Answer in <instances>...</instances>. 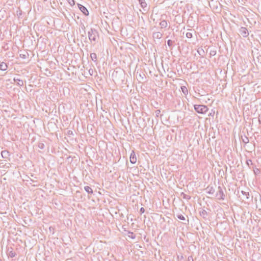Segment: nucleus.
<instances>
[{
	"mask_svg": "<svg viewBox=\"0 0 261 261\" xmlns=\"http://www.w3.org/2000/svg\"><path fill=\"white\" fill-rule=\"evenodd\" d=\"M129 161L132 164H135L137 162V156L134 151H132L130 155Z\"/></svg>",
	"mask_w": 261,
	"mask_h": 261,
	"instance_id": "obj_2",
	"label": "nucleus"
},
{
	"mask_svg": "<svg viewBox=\"0 0 261 261\" xmlns=\"http://www.w3.org/2000/svg\"><path fill=\"white\" fill-rule=\"evenodd\" d=\"M161 25L162 26L166 27L167 25V23L166 21H163L161 22Z\"/></svg>",
	"mask_w": 261,
	"mask_h": 261,
	"instance_id": "obj_10",
	"label": "nucleus"
},
{
	"mask_svg": "<svg viewBox=\"0 0 261 261\" xmlns=\"http://www.w3.org/2000/svg\"><path fill=\"white\" fill-rule=\"evenodd\" d=\"M178 218L180 219V220H185V217L182 216V215H179L178 216Z\"/></svg>",
	"mask_w": 261,
	"mask_h": 261,
	"instance_id": "obj_11",
	"label": "nucleus"
},
{
	"mask_svg": "<svg viewBox=\"0 0 261 261\" xmlns=\"http://www.w3.org/2000/svg\"><path fill=\"white\" fill-rule=\"evenodd\" d=\"M168 45L170 46L172 45V41L171 40H169L167 42Z\"/></svg>",
	"mask_w": 261,
	"mask_h": 261,
	"instance_id": "obj_12",
	"label": "nucleus"
},
{
	"mask_svg": "<svg viewBox=\"0 0 261 261\" xmlns=\"http://www.w3.org/2000/svg\"><path fill=\"white\" fill-rule=\"evenodd\" d=\"M194 108L196 111L200 114H204L208 110L207 107L203 105H195Z\"/></svg>",
	"mask_w": 261,
	"mask_h": 261,
	"instance_id": "obj_1",
	"label": "nucleus"
},
{
	"mask_svg": "<svg viewBox=\"0 0 261 261\" xmlns=\"http://www.w3.org/2000/svg\"><path fill=\"white\" fill-rule=\"evenodd\" d=\"M8 68L7 63L2 62L0 63V69L3 71H6Z\"/></svg>",
	"mask_w": 261,
	"mask_h": 261,
	"instance_id": "obj_4",
	"label": "nucleus"
},
{
	"mask_svg": "<svg viewBox=\"0 0 261 261\" xmlns=\"http://www.w3.org/2000/svg\"><path fill=\"white\" fill-rule=\"evenodd\" d=\"M11 256H14V254L12 255Z\"/></svg>",
	"mask_w": 261,
	"mask_h": 261,
	"instance_id": "obj_14",
	"label": "nucleus"
},
{
	"mask_svg": "<svg viewBox=\"0 0 261 261\" xmlns=\"http://www.w3.org/2000/svg\"><path fill=\"white\" fill-rule=\"evenodd\" d=\"M186 36L188 38H191L192 37V34L191 33L188 32L186 34Z\"/></svg>",
	"mask_w": 261,
	"mask_h": 261,
	"instance_id": "obj_9",
	"label": "nucleus"
},
{
	"mask_svg": "<svg viewBox=\"0 0 261 261\" xmlns=\"http://www.w3.org/2000/svg\"><path fill=\"white\" fill-rule=\"evenodd\" d=\"M85 191L86 192H87L88 193H93V190L89 186H86L84 188Z\"/></svg>",
	"mask_w": 261,
	"mask_h": 261,
	"instance_id": "obj_6",
	"label": "nucleus"
},
{
	"mask_svg": "<svg viewBox=\"0 0 261 261\" xmlns=\"http://www.w3.org/2000/svg\"><path fill=\"white\" fill-rule=\"evenodd\" d=\"M91 58H92V60L95 61L96 59V55L95 54H91Z\"/></svg>",
	"mask_w": 261,
	"mask_h": 261,
	"instance_id": "obj_8",
	"label": "nucleus"
},
{
	"mask_svg": "<svg viewBox=\"0 0 261 261\" xmlns=\"http://www.w3.org/2000/svg\"><path fill=\"white\" fill-rule=\"evenodd\" d=\"M67 1L71 6H74L75 5V2L74 0H67Z\"/></svg>",
	"mask_w": 261,
	"mask_h": 261,
	"instance_id": "obj_7",
	"label": "nucleus"
},
{
	"mask_svg": "<svg viewBox=\"0 0 261 261\" xmlns=\"http://www.w3.org/2000/svg\"><path fill=\"white\" fill-rule=\"evenodd\" d=\"M140 212L143 214L145 212V209L143 207L140 208Z\"/></svg>",
	"mask_w": 261,
	"mask_h": 261,
	"instance_id": "obj_13",
	"label": "nucleus"
},
{
	"mask_svg": "<svg viewBox=\"0 0 261 261\" xmlns=\"http://www.w3.org/2000/svg\"><path fill=\"white\" fill-rule=\"evenodd\" d=\"M181 89L182 92H183V93L185 95H186L188 94V90L186 86H182L181 87Z\"/></svg>",
	"mask_w": 261,
	"mask_h": 261,
	"instance_id": "obj_5",
	"label": "nucleus"
},
{
	"mask_svg": "<svg viewBox=\"0 0 261 261\" xmlns=\"http://www.w3.org/2000/svg\"><path fill=\"white\" fill-rule=\"evenodd\" d=\"M78 7L80 10L82 12V13L84 15H85L86 16H88L89 15V11L85 7L83 6L81 4H78Z\"/></svg>",
	"mask_w": 261,
	"mask_h": 261,
	"instance_id": "obj_3",
	"label": "nucleus"
}]
</instances>
